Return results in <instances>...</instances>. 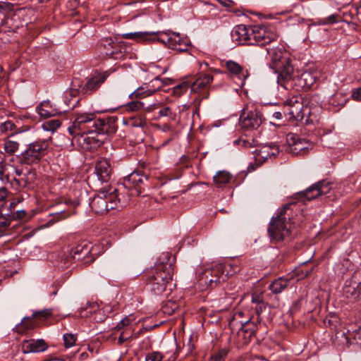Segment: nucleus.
<instances>
[{
  "instance_id": "47",
  "label": "nucleus",
  "mask_w": 361,
  "mask_h": 361,
  "mask_svg": "<svg viewBox=\"0 0 361 361\" xmlns=\"http://www.w3.org/2000/svg\"><path fill=\"white\" fill-rule=\"evenodd\" d=\"M11 219L13 220H20L23 219L27 216V212L24 209L17 210L14 212H11Z\"/></svg>"
},
{
  "instance_id": "54",
  "label": "nucleus",
  "mask_w": 361,
  "mask_h": 361,
  "mask_svg": "<svg viewBox=\"0 0 361 361\" xmlns=\"http://www.w3.org/2000/svg\"><path fill=\"white\" fill-rule=\"evenodd\" d=\"M252 302L253 304H255V305L258 303V302H263L262 298H261V295H258V294H256V293H254L252 294Z\"/></svg>"
},
{
  "instance_id": "23",
  "label": "nucleus",
  "mask_w": 361,
  "mask_h": 361,
  "mask_svg": "<svg viewBox=\"0 0 361 361\" xmlns=\"http://www.w3.org/2000/svg\"><path fill=\"white\" fill-rule=\"evenodd\" d=\"M287 142L290 146V152L295 154H305L307 149L305 139H302L297 134L290 133L286 137Z\"/></svg>"
},
{
  "instance_id": "45",
  "label": "nucleus",
  "mask_w": 361,
  "mask_h": 361,
  "mask_svg": "<svg viewBox=\"0 0 361 361\" xmlns=\"http://www.w3.org/2000/svg\"><path fill=\"white\" fill-rule=\"evenodd\" d=\"M51 315V310H44L38 312H35L32 314V317L37 319H46Z\"/></svg>"
},
{
  "instance_id": "13",
  "label": "nucleus",
  "mask_w": 361,
  "mask_h": 361,
  "mask_svg": "<svg viewBox=\"0 0 361 361\" xmlns=\"http://www.w3.org/2000/svg\"><path fill=\"white\" fill-rule=\"evenodd\" d=\"M332 188V183L327 180H322L312 185L306 190L297 193L298 200L310 201L328 194Z\"/></svg>"
},
{
  "instance_id": "19",
  "label": "nucleus",
  "mask_w": 361,
  "mask_h": 361,
  "mask_svg": "<svg viewBox=\"0 0 361 361\" xmlns=\"http://www.w3.org/2000/svg\"><path fill=\"white\" fill-rule=\"evenodd\" d=\"M0 33H15L23 26V22L18 13H13L4 18H0Z\"/></svg>"
},
{
  "instance_id": "21",
  "label": "nucleus",
  "mask_w": 361,
  "mask_h": 361,
  "mask_svg": "<svg viewBox=\"0 0 361 361\" xmlns=\"http://www.w3.org/2000/svg\"><path fill=\"white\" fill-rule=\"evenodd\" d=\"M175 262L176 257L172 255L171 253L169 252H162L159 257L154 267L151 268V269L163 272L164 271L166 273L167 271L168 272H170V274H173Z\"/></svg>"
},
{
  "instance_id": "33",
  "label": "nucleus",
  "mask_w": 361,
  "mask_h": 361,
  "mask_svg": "<svg viewBox=\"0 0 361 361\" xmlns=\"http://www.w3.org/2000/svg\"><path fill=\"white\" fill-rule=\"evenodd\" d=\"M136 98L131 99L132 101L127 103L125 106L126 111H139L142 110L150 111L151 105L147 106L140 100H135Z\"/></svg>"
},
{
  "instance_id": "5",
  "label": "nucleus",
  "mask_w": 361,
  "mask_h": 361,
  "mask_svg": "<svg viewBox=\"0 0 361 361\" xmlns=\"http://www.w3.org/2000/svg\"><path fill=\"white\" fill-rule=\"evenodd\" d=\"M124 202L118 194V190L111 185L101 188L90 202V207L97 214H103L109 210L123 207Z\"/></svg>"
},
{
  "instance_id": "56",
  "label": "nucleus",
  "mask_w": 361,
  "mask_h": 361,
  "mask_svg": "<svg viewBox=\"0 0 361 361\" xmlns=\"http://www.w3.org/2000/svg\"><path fill=\"white\" fill-rule=\"evenodd\" d=\"M171 111V109L169 107L166 106L164 107L159 111V115L160 116H166L169 115V113Z\"/></svg>"
},
{
  "instance_id": "58",
  "label": "nucleus",
  "mask_w": 361,
  "mask_h": 361,
  "mask_svg": "<svg viewBox=\"0 0 361 361\" xmlns=\"http://www.w3.org/2000/svg\"><path fill=\"white\" fill-rule=\"evenodd\" d=\"M235 142L237 144L241 145L242 146H243L245 147L250 146V142L246 140L239 139V140H237Z\"/></svg>"
},
{
  "instance_id": "31",
  "label": "nucleus",
  "mask_w": 361,
  "mask_h": 361,
  "mask_svg": "<svg viewBox=\"0 0 361 361\" xmlns=\"http://www.w3.org/2000/svg\"><path fill=\"white\" fill-rule=\"evenodd\" d=\"M233 178V176L229 172L226 171H219L213 177V181L217 187L221 188L231 183Z\"/></svg>"
},
{
  "instance_id": "29",
  "label": "nucleus",
  "mask_w": 361,
  "mask_h": 361,
  "mask_svg": "<svg viewBox=\"0 0 361 361\" xmlns=\"http://www.w3.org/2000/svg\"><path fill=\"white\" fill-rule=\"evenodd\" d=\"M290 281L288 277H279L273 281L269 288L273 293L279 294L289 286Z\"/></svg>"
},
{
  "instance_id": "22",
  "label": "nucleus",
  "mask_w": 361,
  "mask_h": 361,
  "mask_svg": "<svg viewBox=\"0 0 361 361\" xmlns=\"http://www.w3.org/2000/svg\"><path fill=\"white\" fill-rule=\"evenodd\" d=\"M254 153L255 161L262 164L269 158L276 157L279 153V148L275 143H271L256 149Z\"/></svg>"
},
{
  "instance_id": "35",
  "label": "nucleus",
  "mask_w": 361,
  "mask_h": 361,
  "mask_svg": "<svg viewBox=\"0 0 361 361\" xmlns=\"http://www.w3.org/2000/svg\"><path fill=\"white\" fill-rule=\"evenodd\" d=\"M221 264L224 267V275L226 276V279L229 276H233L240 271V266L236 263L226 262Z\"/></svg>"
},
{
  "instance_id": "15",
  "label": "nucleus",
  "mask_w": 361,
  "mask_h": 361,
  "mask_svg": "<svg viewBox=\"0 0 361 361\" xmlns=\"http://www.w3.org/2000/svg\"><path fill=\"white\" fill-rule=\"evenodd\" d=\"M99 48L105 56L114 59H122L127 51V47L121 42L114 41L112 38L102 39Z\"/></svg>"
},
{
  "instance_id": "27",
  "label": "nucleus",
  "mask_w": 361,
  "mask_h": 361,
  "mask_svg": "<svg viewBox=\"0 0 361 361\" xmlns=\"http://www.w3.org/2000/svg\"><path fill=\"white\" fill-rule=\"evenodd\" d=\"M95 173L101 182L107 183L112 173L110 163L106 159L97 161L95 164Z\"/></svg>"
},
{
  "instance_id": "11",
  "label": "nucleus",
  "mask_w": 361,
  "mask_h": 361,
  "mask_svg": "<svg viewBox=\"0 0 361 361\" xmlns=\"http://www.w3.org/2000/svg\"><path fill=\"white\" fill-rule=\"evenodd\" d=\"M15 176L11 180V187L16 190L23 188H33L37 180V173L34 169H14Z\"/></svg>"
},
{
  "instance_id": "10",
  "label": "nucleus",
  "mask_w": 361,
  "mask_h": 361,
  "mask_svg": "<svg viewBox=\"0 0 361 361\" xmlns=\"http://www.w3.org/2000/svg\"><path fill=\"white\" fill-rule=\"evenodd\" d=\"M318 77L319 73L316 71H306L301 74L295 75L293 70L290 74V78L288 80H283L280 85L283 86L286 89L293 87L297 91L302 90H310L314 85L318 79Z\"/></svg>"
},
{
  "instance_id": "49",
  "label": "nucleus",
  "mask_w": 361,
  "mask_h": 361,
  "mask_svg": "<svg viewBox=\"0 0 361 361\" xmlns=\"http://www.w3.org/2000/svg\"><path fill=\"white\" fill-rule=\"evenodd\" d=\"M16 128L15 124L11 121H6L1 124V130L2 131L13 130Z\"/></svg>"
},
{
  "instance_id": "64",
  "label": "nucleus",
  "mask_w": 361,
  "mask_h": 361,
  "mask_svg": "<svg viewBox=\"0 0 361 361\" xmlns=\"http://www.w3.org/2000/svg\"><path fill=\"white\" fill-rule=\"evenodd\" d=\"M4 155L3 154H0V164L4 165Z\"/></svg>"
},
{
  "instance_id": "46",
  "label": "nucleus",
  "mask_w": 361,
  "mask_h": 361,
  "mask_svg": "<svg viewBox=\"0 0 361 361\" xmlns=\"http://www.w3.org/2000/svg\"><path fill=\"white\" fill-rule=\"evenodd\" d=\"M162 355L159 352H152L146 355L145 361H161Z\"/></svg>"
},
{
  "instance_id": "4",
  "label": "nucleus",
  "mask_w": 361,
  "mask_h": 361,
  "mask_svg": "<svg viewBox=\"0 0 361 361\" xmlns=\"http://www.w3.org/2000/svg\"><path fill=\"white\" fill-rule=\"evenodd\" d=\"M293 206H295L294 202L285 204L276 216L271 219L267 230L271 242H281L290 235L291 224L295 223L291 221L290 214L288 212L292 209Z\"/></svg>"
},
{
  "instance_id": "30",
  "label": "nucleus",
  "mask_w": 361,
  "mask_h": 361,
  "mask_svg": "<svg viewBox=\"0 0 361 361\" xmlns=\"http://www.w3.org/2000/svg\"><path fill=\"white\" fill-rule=\"evenodd\" d=\"M32 316L24 317L20 324L16 326L15 329L18 334H26L30 330L33 329L37 323Z\"/></svg>"
},
{
  "instance_id": "7",
  "label": "nucleus",
  "mask_w": 361,
  "mask_h": 361,
  "mask_svg": "<svg viewBox=\"0 0 361 361\" xmlns=\"http://www.w3.org/2000/svg\"><path fill=\"white\" fill-rule=\"evenodd\" d=\"M229 327L231 333L235 336V341L238 348H243L247 345L253 337L255 336L258 329V324L251 319L243 322L231 321Z\"/></svg>"
},
{
  "instance_id": "50",
  "label": "nucleus",
  "mask_w": 361,
  "mask_h": 361,
  "mask_svg": "<svg viewBox=\"0 0 361 361\" xmlns=\"http://www.w3.org/2000/svg\"><path fill=\"white\" fill-rule=\"evenodd\" d=\"M189 44L184 41L178 47L175 45L174 50L177 51L178 52H185L188 50Z\"/></svg>"
},
{
  "instance_id": "6",
  "label": "nucleus",
  "mask_w": 361,
  "mask_h": 361,
  "mask_svg": "<svg viewBox=\"0 0 361 361\" xmlns=\"http://www.w3.org/2000/svg\"><path fill=\"white\" fill-rule=\"evenodd\" d=\"M270 57L269 66L278 74V82L281 83L283 80L290 78V74L293 71V66L290 64V59L281 49H267Z\"/></svg>"
},
{
  "instance_id": "37",
  "label": "nucleus",
  "mask_w": 361,
  "mask_h": 361,
  "mask_svg": "<svg viewBox=\"0 0 361 361\" xmlns=\"http://www.w3.org/2000/svg\"><path fill=\"white\" fill-rule=\"evenodd\" d=\"M166 39L168 47L173 50H174L175 45L178 47L180 44L185 41L180 37L178 33L175 32L172 33V36H166Z\"/></svg>"
},
{
  "instance_id": "26",
  "label": "nucleus",
  "mask_w": 361,
  "mask_h": 361,
  "mask_svg": "<svg viewBox=\"0 0 361 361\" xmlns=\"http://www.w3.org/2000/svg\"><path fill=\"white\" fill-rule=\"evenodd\" d=\"M304 112H307L308 115L319 113L322 109V101L320 96L317 94H314L308 96L303 101Z\"/></svg>"
},
{
  "instance_id": "52",
  "label": "nucleus",
  "mask_w": 361,
  "mask_h": 361,
  "mask_svg": "<svg viewBox=\"0 0 361 361\" xmlns=\"http://www.w3.org/2000/svg\"><path fill=\"white\" fill-rule=\"evenodd\" d=\"M130 323V319L126 317L124 319H123L116 326V329H121L123 327L129 325Z\"/></svg>"
},
{
  "instance_id": "59",
  "label": "nucleus",
  "mask_w": 361,
  "mask_h": 361,
  "mask_svg": "<svg viewBox=\"0 0 361 361\" xmlns=\"http://www.w3.org/2000/svg\"><path fill=\"white\" fill-rule=\"evenodd\" d=\"M147 122L145 118H140V121L138 122H136V123L135 124V126H139L141 128H145L147 126Z\"/></svg>"
},
{
  "instance_id": "20",
  "label": "nucleus",
  "mask_w": 361,
  "mask_h": 361,
  "mask_svg": "<svg viewBox=\"0 0 361 361\" xmlns=\"http://www.w3.org/2000/svg\"><path fill=\"white\" fill-rule=\"evenodd\" d=\"M162 86L161 80L159 76H157L149 82H146L135 90L130 95V99L144 98L152 95L157 90Z\"/></svg>"
},
{
  "instance_id": "17",
  "label": "nucleus",
  "mask_w": 361,
  "mask_h": 361,
  "mask_svg": "<svg viewBox=\"0 0 361 361\" xmlns=\"http://www.w3.org/2000/svg\"><path fill=\"white\" fill-rule=\"evenodd\" d=\"M226 276L224 275V267L216 264L212 269L206 270L200 278V283L213 288L218 284L224 282Z\"/></svg>"
},
{
  "instance_id": "55",
  "label": "nucleus",
  "mask_w": 361,
  "mask_h": 361,
  "mask_svg": "<svg viewBox=\"0 0 361 361\" xmlns=\"http://www.w3.org/2000/svg\"><path fill=\"white\" fill-rule=\"evenodd\" d=\"M337 17L338 16L335 14L329 16L328 18L325 19V23L332 24L337 22Z\"/></svg>"
},
{
  "instance_id": "39",
  "label": "nucleus",
  "mask_w": 361,
  "mask_h": 361,
  "mask_svg": "<svg viewBox=\"0 0 361 361\" xmlns=\"http://www.w3.org/2000/svg\"><path fill=\"white\" fill-rule=\"evenodd\" d=\"M190 82L183 81L180 84L176 85L173 88V94L175 96L180 97L190 87Z\"/></svg>"
},
{
  "instance_id": "14",
  "label": "nucleus",
  "mask_w": 361,
  "mask_h": 361,
  "mask_svg": "<svg viewBox=\"0 0 361 361\" xmlns=\"http://www.w3.org/2000/svg\"><path fill=\"white\" fill-rule=\"evenodd\" d=\"M263 122V115L257 109H243L239 119V125L245 130L257 129Z\"/></svg>"
},
{
  "instance_id": "32",
  "label": "nucleus",
  "mask_w": 361,
  "mask_h": 361,
  "mask_svg": "<svg viewBox=\"0 0 361 361\" xmlns=\"http://www.w3.org/2000/svg\"><path fill=\"white\" fill-rule=\"evenodd\" d=\"M37 111L41 117L49 118L59 114L56 109H54L49 104V101H44L37 108Z\"/></svg>"
},
{
  "instance_id": "60",
  "label": "nucleus",
  "mask_w": 361,
  "mask_h": 361,
  "mask_svg": "<svg viewBox=\"0 0 361 361\" xmlns=\"http://www.w3.org/2000/svg\"><path fill=\"white\" fill-rule=\"evenodd\" d=\"M147 164H146L145 162H142V163L140 162L138 168L137 169H140V170H141V171H145L146 173H147Z\"/></svg>"
},
{
  "instance_id": "12",
  "label": "nucleus",
  "mask_w": 361,
  "mask_h": 361,
  "mask_svg": "<svg viewBox=\"0 0 361 361\" xmlns=\"http://www.w3.org/2000/svg\"><path fill=\"white\" fill-rule=\"evenodd\" d=\"M213 81V76L212 75H204L199 77L195 81L190 82L191 92L198 93L197 96L195 97L192 106L194 108L193 113H198L201 102L204 99H207L209 96L208 91L204 92V90Z\"/></svg>"
},
{
  "instance_id": "1",
  "label": "nucleus",
  "mask_w": 361,
  "mask_h": 361,
  "mask_svg": "<svg viewBox=\"0 0 361 361\" xmlns=\"http://www.w3.org/2000/svg\"><path fill=\"white\" fill-rule=\"evenodd\" d=\"M117 120L116 116L97 118L94 114L77 113L68 130L82 149L96 150L116 133Z\"/></svg>"
},
{
  "instance_id": "28",
  "label": "nucleus",
  "mask_w": 361,
  "mask_h": 361,
  "mask_svg": "<svg viewBox=\"0 0 361 361\" xmlns=\"http://www.w3.org/2000/svg\"><path fill=\"white\" fill-rule=\"evenodd\" d=\"M222 63H224V66L229 73L237 76L240 79L247 78V73H244L243 67L238 63L232 60L224 61Z\"/></svg>"
},
{
  "instance_id": "16",
  "label": "nucleus",
  "mask_w": 361,
  "mask_h": 361,
  "mask_svg": "<svg viewBox=\"0 0 361 361\" xmlns=\"http://www.w3.org/2000/svg\"><path fill=\"white\" fill-rule=\"evenodd\" d=\"M148 179V173L136 169L124 179L123 185L126 188L135 190V193H132L133 195H140L143 192L142 185H145Z\"/></svg>"
},
{
  "instance_id": "38",
  "label": "nucleus",
  "mask_w": 361,
  "mask_h": 361,
  "mask_svg": "<svg viewBox=\"0 0 361 361\" xmlns=\"http://www.w3.org/2000/svg\"><path fill=\"white\" fill-rule=\"evenodd\" d=\"M61 126V121L59 119H51L44 121L42 128L46 131H55Z\"/></svg>"
},
{
  "instance_id": "51",
  "label": "nucleus",
  "mask_w": 361,
  "mask_h": 361,
  "mask_svg": "<svg viewBox=\"0 0 361 361\" xmlns=\"http://www.w3.org/2000/svg\"><path fill=\"white\" fill-rule=\"evenodd\" d=\"M352 97L356 101L361 102V87L357 88L353 91Z\"/></svg>"
},
{
  "instance_id": "25",
  "label": "nucleus",
  "mask_w": 361,
  "mask_h": 361,
  "mask_svg": "<svg viewBox=\"0 0 361 361\" xmlns=\"http://www.w3.org/2000/svg\"><path fill=\"white\" fill-rule=\"evenodd\" d=\"M21 348L23 353H41L48 348V344L43 339H29L23 341Z\"/></svg>"
},
{
  "instance_id": "8",
  "label": "nucleus",
  "mask_w": 361,
  "mask_h": 361,
  "mask_svg": "<svg viewBox=\"0 0 361 361\" xmlns=\"http://www.w3.org/2000/svg\"><path fill=\"white\" fill-rule=\"evenodd\" d=\"M49 142L47 140H37L25 146L19 154L16 155V160L21 164L32 165L38 164L47 154Z\"/></svg>"
},
{
  "instance_id": "18",
  "label": "nucleus",
  "mask_w": 361,
  "mask_h": 361,
  "mask_svg": "<svg viewBox=\"0 0 361 361\" xmlns=\"http://www.w3.org/2000/svg\"><path fill=\"white\" fill-rule=\"evenodd\" d=\"M166 36H171L167 32H135L123 34V37L127 39H134L137 42L154 40L156 38L161 42L168 44Z\"/></svg>"
},
{
  "instance_id": "57",
  "label": "nucleus",
  "mask_w": 361,
  "mask_h": 361,
  "mask_svg": "<svg viewBox=\"0 0 361 361\" xmlns=\"http://www.w3.org/2000/svg\"><path fill=\"white\" fill-rule=\"evenodd\" d=\"M123 334V332H122L118 338V345H122L125 341H128L130 338V336L125 337Z\"/></svg>"
},
{
  "instance_id": "24",
  "label": "nucleus",
  "mask_w": 361,
  "mask_h": 361,
  "mask_svg": "<svg viewBox=\"0 0 361 361\" xmlns=\"http://www.w3.org/2000/svg\"><path fill=\"white\" fill-rule=\"evenodd\" d=\"M90 245L86 240H82L73 247L67 255V260H81L90 253Z\"/></svg>"
},
{
  "instance_id": "63",
  "label": "nucleus",
  "mask_w": 361,
  "mask_h": 361,
  "mask_svg": "<svg viewBox=\"0 0 361 361\" xmlns=\"http://www.w3.org/2000/svg\"><path fill=\"white\" fill-rule=\"evenodd\" d=\"M171 126L168 124H164L163 126H162V130L164 132H167V131H169L171 130Z\"/></svg>"
},
{
  "instance_id": "2",
  "label": "nucleus",
  "mask_w": 361,
  "mask_h": 361,
  "mask_svg": "<svg viewBox=\"0 0 361 361\" xmlns=\"http://www.w3.org/2000/svg\"><path fill=\"white\" fill-rule=\"evenodd\" d=\"M231 37L238 44L265 46L276 41L278 35L271 28L264 26L250 27L238 25L231 31Z\"/></svg>"
},
{
  "instance_id": "62",
  "label": "nucleus",
  "mask_w": 361,
  "mask_h": 361,
  "mask_svg": "<svg viewBox=\"0 0 361 361\" xmlns=\"http://www.w3.org/2000/svg\"><path fill=\"white\" fill-rule=\"evenodd\" d=\"M4 169L5 166L0 164V179H3V176L4 175Z\"/></svg>"
},
{
  "instance_id": "43",
  "label": "nucleus",
  "mask_w": 361,
  "mask_h": 361,
  "mask_svg": "<svg viewBox=\"0 0 361 361\" xmlns=\"http://www.w3.org/2000/svg\"><path fill=\"white\" fill-rule=\"evenodd\" d=\"M228 353V349L222 348L212 355L209 361H224Z\"/></svg>"
},
{
  "instance_id": "40",
  "label": "nucleus",
  "mask_w": 361,
  "mask_h": 361,
  "mask_svg": "<svg viewBox=\"0 0 361 361\" xmlns=\"http://www.w3.org/2000/svg\"><path fill=\"white\" fill-rule=\"evenodd\" d=\"M6 215L3 214L0 215V232L1 233L7 230L10 226L11 221L13 220L10 214H6Z\"/></svg>"
},
{
  "instance_id": "41",
  "label": "nucleus",
  "mask_w": 361,
  "mask_h": 361,
  "mask_svg": "<svg viewBox=\"0 0 361 361\" xmlns=\"http://www.w3.org/2000/svg\"><path fill=\"white\" fill-rule=\"evenodd\" d=\"M19 147L18 142L13 140H8L4 144V149L9 154H13L17 152Z\"/></svg>"
},
{
  "instance_id": "36",
  "label": "nucleus",
  "mask_w": 361,
  "mask_h": 361,
  "mask_svg": "<svg viewBox=\"0 0 361 361\" xmlns=\"http://www.w3.org/2000/svg\"><path fill=\"white\" fill-rule=\"evenodd\" d=\"M94 313L95 314H101V310L99 309V306L97 303L90 304L88 308H82L80 312V316L81 317H87L89 314Z\"/></svg>"
},
{
  "instance_id": "3",
  "label": "nucleus",
  "mask_w": 361,
  "mask_h": 361,
  "mask_svg": "<svg viewBox=\"0 0 361 361\" xmlns=\"http://www.w3.org/2000/svg\"><path fill=\"white\" fill-rule=\"evenodd\" d=\"M108 75L106 73H99L88 78L85 84H82L78 79H75L71 84L69 91L66 92V99L65 103L73 109L78 106L80 98L77 97L78 94L90 95L97 90L102 83L106 80Z\"/></svg>"
},
{
  "instance_id": "44",
  "label": "nucleus",
  "mask_w": 361,
  "mask_h": 361,
  "mask_svg": "<svg viewBox=\"0 0 361 361\" xmlns=\"http://www.w3.org/2000/svg\"><path fill=\"white\" fill-rule=\"evenodd\" d=\"M255 314H257V321L255 322L257 324H260L261 321H262V318H261V314L263 312V311L267 308V305L266 304L263 302H258L255 306Z\"/></svg>"
},
{
  "instance_id": "42",
  "label": "nucleus",
  "mask_w": 361,
  "mask_h": 361,
  "mask_svg": "<svg viewBox=\"0 0 361 361\" xmlns=\"http://www.w3.org/2000/svg\"><path fill=\"white\" fill-rule=\"evenodd\" d=\"M63 338L64 341V346L66 348L73 346L77 340L76 334H65Z\"/></svg>"
},
{
  "instance_id": "34",
  "label": "nucleus",
  "mask_w": 361,
  "mask_h": 361,
  "mask_svg": "<svg viewBox=\"0 0 361 361\" xmlns=\"http://www.w3.org/2000/svg\"><path fill=\"white\" fill-rule=\"evenodd\" d=\"M348 99L346 95L341 92H336L329 100V104L338 107V109L344 106Z\"/></svg>"
},
{
  "instance_id": "61",
  "label": "nucleus",
  "mask_w": 361,
  "mask_h": 361,
  "mask_svg": "<svg viewBox=\"0 0 361 361\" xmlns=\"http://www.w3.org/2000/svg\"><path fill=\"white\" fill-rule=\"evenodd\" d=\"M273 116L278 120H280L282 118V114L279 111H276L274 113Z\"/></svg>"
},
{
  "instance_id": "48",
  "label": "nucleus",
  "mask_w": 361,
  "mask_h": 361,
  "mask_svg": "<svg viewBox=\"0 0 361 361\" xmlns=\"http://www.w3.org/2000/svg\"><path fill=\"white\" fill-rule=\"evenodd\" d=\"M23 200V197L22 196H16L15 197L12 201L10 202L8 209L10 212H12V210L15 209L16 205L20 203Z\"/></svg>"
},
{
  "instance_id": "53",
  "label": "nucleus",
  "mask_w": 361,
  "mask_h": 361,
  "mask_svg": "<svg viewBox=\"0 0 361 361\" xmlns=\"http://www.w3.org/2000/svg\"><path fill=\"white\" fill-rule=\"evenodd\" d=\"M8 196V190L6 188H0V202L4 201Z\"/></svg>"
},
{
  "instance_id": "9",
  "label": "nucleus",
  "mask_w": 361,
  "mask_h": 361,
  "mask_svg": "<svg viewBox=\"0 0 361 361\" xmlns=\"http://www.w3.org/2000/svg\"><path fill=\"white\" fill-rule=\"evenodd\" d=\"M173 274L149 269L144 275L147 289L156 295H160L172 284Z\"/></svg>"
}]
</instances>
